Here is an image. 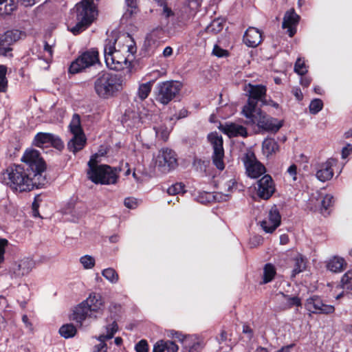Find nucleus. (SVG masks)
I'll return each mask as SVG.
<instances>
[{"label": "nucleus", "instance_id": "f257e3e1", "mask_svg": "<svg viewBox=\"0 0 352 352\" xmlns=\"http://www.w3.org/2000/svg\"><path fill=\"white\" fill-rule=\"evenodd\" d=\"M21 160L24 164L11 166L2 174V183L19 192L43 186L45 178L42 174L45 169V164L39 152L34 149L26 151Z\"/></svg>", "mask_w": 352, "mask_h": 352}, {"label": "nucleus", "instance_id": "9b49d317", "mask_svg": "<svg viewBox=\"0 0 352 352\" xmlns=\"http://www.w3.org/2000/svg\"><path fill=\"white\" fill-rule=\"evenodd\" d=\"M305 309L311 314H331L334 313L333 305L325 304L322 298L318 295H311L307 298L304 304Z\"/></svg>", "mask_w": 352, "mask_h": 352}, {"label": "nucleus", "instance_id": "473e14b6", "mask_svg": "<svg viewBox=\"0 0 352 352\" xmlns=\"http://www.w3.org/2000/svg\"><path fill=\"white\" fill-rule=\"evenodd\" d=\"M15 8V0H0V14H10Z\"/></svg>", "mask_w": 352, "mask_h": 352}, {"label": "nucleus", "instance_id": "c756f323", "mask_svg": "<svg viewBox=\"0 0 352 352\" xmlns=\"http://www.w3.org/2000/svg\"><path fill=\"white\" fill-rule=\"evenodd\" d=\"M278 148V145L274 139L266 138L263 142V152L266 156L275 153Z\"/></svg>", "mask_w": 352, "mask_h": 352}, {"label": "nucleus", "instance_id": "4be33fe9", "mask_svg": "<svg viewBox=\"0 0 352 352\" xmlns=\"http://www.w3.org/2000/svg\"><path fill=\"white\" fill-rule=\"evenodd\" d=\"M300 20V16L295 12L294 9L287 11L283 17L282 27L287 29L288 34L292 37L296 32V25Z\"/></svg>", "mask_w": 352, "mask_h": 352}, {"label": "nucleus", "instance_id": "79ce46f5", "mask_svg": "<svg viewBox=\"0 0 352 352\" xmlns=\"http://www.w3.org/2000/svg\"><path fill=\"white\" fill-rule=\"evenodd\" d=\"M294 72L300 76H303L307 72V68L305 63V60L298 58L294 65Z\"/></svg>", "mask_w": 352, "mask_h": 352}, {"label": "nucleus", "instance_id": "37998d69", "mask_svg": "<svg viewBox=\"0 0 352 352\" xmlns=\"http://www.w3.org/2000/svg\"><path fill=\"white\" fill-rule=\"evenodd\" d=\"M80 262L85 269H91L95 265V258L90 255H85L80 257Z\"/></svg>", "mask_w": 352, "mask_h": 352}, {"label": "nucleus", "instance_id": "dca6fc26", "mask_svg": "<svg viewBox=\"0 0 352 352\" xmlns=\"http://www.w3.org/2000/svg\"><path fill=\"white\" fill-rule=\"evenodd\" d=\"M338 164L337 160L329 158L325 162L319 163L316 166V178L322 182L332 179L334 175V167Z\"/></svg>", "mask_w": 352, "mask_h": 352}, {"label": "nucleus", "instance_id": "0eeeda50", "mask_svg": "<svg viewBox=\"0 0 352 352\" xmlns=\"http://www.w3.org/2000/svg\"><path fill=\"white\" fill-rule=\"evenodd\" d=\"M181 83L178 81H166L158 83L156 100L163 104H168L179 92Z\"/></svg>", "mask_w": 352, "mask_h": 352}, {"label": "nucleus", "instance_id": "a211bd4d", "mask_svg": "<svg viewBox=\"0 0 352 352\" xmlns=\"http://www.w3.org/2000/svg\"><path fill=\"white\" fill-rule=\"evenodd\" d=\"M281 216L276 206L269 211L268 217L261 221V226L267 233H272L280 224Z\"/></svg>", "mask_w": 352, "mask_h": 352}, {"label": "nucleus", "instance_id": "f8f14e48", "mask_svg": "<svg viewBox=\"0 0 352 352\" xmlns=\"http://www.w3.org/2000/svg\"><path fill=\"white\" fill-rule=\"evenodd\" d=\"M34 144L42 148L52 146L58 151H61L64 148L61 139L58 135L50 133H38L34 136Z\"/></svg>", "mask_w": 352, "mask_h": 352}, {"label": "nucleus", "instance_id": "5701e85b", "mask_svg": "<svg viewBox=\"0 0 352 352\" xmlns=\"http://www.w3.org/2000/svg\"><path fill=\"white\" fill-rule=\"evenodd\" d=\"M261 32L258 29L253 27H250L243 35V41L248 47H255L261 43Z\"/></svg>", "mask_w": 352, "mask_h": 352}, {"label": "nucleus", "instance_id": "ddd939ff", "mask_svg": "<svg viewBox=\"0 0 352 352\" xmlns=\"http://www.w3.org/2000/svg\"><path fill=\"white\" fill-rule=\"evenodd\" d=\"M155 164L164 168V170L169 171L175 168L177 165L175 153L168 148H162L155 158Z\"/></svg>", "mask_w": 352, "mask_h": 352}, {"label": "nucleus", "instance_id": "20e7f679", "mask_svg": "<svg viewBox=\"0 0 352 352\" xmlns=\"http://www.w3.org/2000/svg\"><path fill=\"white\" fill-rule=\"evenodd\" d=\"M75 17L73 23L68 25L69 30L77 35L88 28L98 16V9L94 0H82L72 10Z\"/></svg>", "mask_w": 352, "mask_h": 352}, {"label": "nucleus", "instance_id": "09e8293b", "mask_svg": "<svg viewBox=\"0 0 352 352\" xmlns=\"http://www.w3.org/2000/svg\"><path fill=\"white\" fill-rule=\"evenodd\" d=\"M333 197L331 195H326L321 201L322 210H327L333 204Z\"/></svg>", "mask_w": 352, "mask_h": 352}, {"label": "nucleus", "instance_id": "e2e57ef3", "mask_svg": "<svg viewBox=\"0 0 352 352\" xmlns=\"http://www.w3.org/2000/svg\"><path fill=\"white\" fill-rule=\"evenodd\" d=\"M263 105L272 106V107H274L275 109H279V107H280L279 104L276 102H275V101H274V100H272L271 99L267 100L265 98V100H263Z\"/></svg>", "mask_w": 352, "mask_h": 352}, {"label": "nucleus", "instance_id": "49530a36", "mask_svg": "<svg viewBox=\"0 0 352 352\" xmlns=\"http://www.w3.org/2000/svg\"><path fill=\"white\" fill-rule=\"evenodd\" d=\"M155 133L157 136H160L164 141L168 139L169 135V130L164 126H160L159 127H154Z\"/></svg>", "mask_w": 352, "mask_h": 352}, {"label": "nucleus", "instance_id": "13d9d810", "mask_svg": "<svg viewBox=\"0 0 352 352\" xmlns=\"http://www.w3.org/2000/svg\"><path fill=\"white\" fill-rule=\"evenodd\" d=\"M287 173L292 177L293 180H296L297 166L295 164L291 165L287 170Z\"/></svg>", "mask_w": 352, "mask_h": 352}, {"label": "nucleus", "instance_id": "7c9ffc66", "mask_svg": "<svg viewBox=\"0 0 352 352\" xmlns=\"http://www.w3.org/2000/svg\"><path fill=\"white\" fill-rule=\"evenodd\" d=\"M152 85V82H147L139 85L137 91V97L140 99V100L142 101L149 96L151 91Z\"/></svg>", "mask_w": 352, "mask_h": 352}, {"label": "nucleus", "instance_id": "4468645a", "mask_svg": "<svg viewBox=\"0 0 352 352\" xmlns=\"http://www.w3.org/2000/svg\"><path fill=\"white\" fill-rule=\"evenodd\" d=\"M243 162L248 175L252 178H257L265 173V166L256 160L252 152L245 154Z\"/></svg>", "mask_w": 352, "mask_h": 352}, {"label": "nucleus", "instance_id": "774afa93", "mask_svg": "<svg viewBox=\"0 0 352 352\" xmlns=\"http://www.w3.org/2000/svg\"><path fill=\"white\" fill-rule=\"evenodd\" d=\"M294 344H291L285 346H283L276 352H290L291 349L294 346Z\"/></svg>", "mask_w": 352, "mask_h": 352}, {"label": "nucleus", "instance_id": "2eb2a0df", "mask_svg": "<svg viewBox=\"0 0 352 352\" xmlns=\"http://www.w3.org/2000/svg\"><path fill=\"white\" fill-rule=\"evenodd\" d=\"M34 267L35 261L30 257H25L11 267L10 274L12 278H20L28 275Z\"/></svg>", "mask_w": 352, "mask_h": 352}, {"label": "nucleus", "instance_id": "4c0bfd02", "mask_svg": "<svg viewBox=\"0 0 352 352\" xmlns=\"http://www.w3.org/2000/svg\"><path fill=\"white\" fill-rule=\"evenodd\" d=\"M6 66L0 65V92H5L7 89L8 80L6 78Z\"/></svg>", "mask_w": 352, "mask_h": 352}, {"label": "nucleus", "instance_id": "a18cd8bd", "mask_svg": "<svg viewBox=\"0 0 352 352\" xmlns=\"http://www.w3.org/2000/svg\"><path fill=\"white\" fill-rule=\"evenodd\" d=\"M9 241L4 238H0V265L5 261L6 250L9 246Z\"/></svg>", "mask_w": 352, "mask_h": 352}, {"label": "nucleus", "instance_id": "6ab92c4d", "mask_svg": "<svg viewBox=\"0 0 352 352\" xmlns=\"http://www.w3.org/2000/svg\"><path fill=\"white\" fill-rule=\"evenodd\" d=\"M22 32L17 30L7 31L0 36V54L7 55L11 51L10 45L18 41Z\"/></svg>", "mask_w": 352, "mask_h": 352}, {"label": "nucleus", "instance_id": "0e129e2a", "mask_svg": "<svg viewBox=\"0 0 352 352\" xmlns=\"http://www.w3.org/2000/svg\"><path fill=\"white\" fill-rule=\"evenodd\" d=\"M22 5L25 7L32 6L36 4L38 0H19Z\"/></svg>", "mask_w": 352, "mask_h": 352}, {"label": "nucleus", "instance_id": "1a4fd4ad", "mask_svg": "<svg viewBox=\"0 0 352 352\" xmlns=\"http://www.w3.org/2000/svg\"><path fill=\"white\" fill-rule=\"evenodd\" d=\"M207 138L213 148L212 163L219 170H223L225 168V164L222 136L217 132H212L208 135Z\"/></svg>", "mask_w": 352, "mask_h": 352}, {"label": "nucleus", "instance_id": "6e6552de", "mask_svg": "<svg viewBox=\"0 0 352 352\" xmlns=\"http://www.w3.org/2000/svg\"><path fill=\"white\" fill-rule=\"evenodd\" d=\"M97 63H99L98 52L91 49L83 52L71 63L69 72L75 74Z\"/></svg>", "mask_w": 352, "mask_h": 352}, {"label": "nucleus", "instance_id": "412c9836", "mask_svg": "<svg viewBox=\"0 0 352 352\" xmlns=\"http://www.w3.org/2000/svg\"><path fill=\"white\" fill-rule=\"evenodd\" d=\"M118 324L116 321L106 326V333L100 334L97 340L100 342L98 344H96L93 349V352H107V345L105 342L107 340L111 339L114 334L118 331Z\"/></svg>", "mask_w": 352, "mask_h": 352}, {"label": "nucleus", "instance_id": "ea45409f", "mask_svg": "<svg viewBox=\"0 0 352 352\" xmlns=\"http://www.w3.org/2000/svg\"><path fill=\"white\" fill-rule=\"evenodd\" d=\"M184 188V185H183L182 183H176L170 186L167 189V192L170 195H175L180 193L184 194L186 192Z\"/></svg>", "mask_w": 352, "mask_h": 352}, {"label": "nucleus", "instance_id": "4d7b16f0", "mask_svg": "<svg viewBox=\"0 0 352 352\" xmlns=\"http://www.w3.org/2000/svg\"><path fill=\"white\" fill-rule=\"evenodd\" d=\"M352 152V145L347 144L342 150V157L346 159Z\"/></svg>", "mask_w": 352, "mask_h": 352}, {"label": "nucleus", "instance_id": "f3484780", "mask_svg": "<svg viewBox=\"0 0 352 352\" xmlns=\"http://www.w3.org/2000/svg\"><path fill=\"white\" fill-rule=\"evenodd\" d=\"M275 192V185L272 177L264 175L257 182V195L263 199H270Z\"/></svg>", "mask_w": 352, "mask_h": 352}, {"label": "nucleus", "instance_id": "864d4df0", "mask_svg": "<svg viewBox=\"0 0 352 352\" xmlns=\"http://www.w3.org/2000/svg\"><path fill=\"white\" fill-rule=\"evenodd\" d=\"M165 346V340H160L154 344L153 352H164L166 351Z\"/></svg>", "mask_w": 352, "mask_h": 352}, {"label": "nucleus", "instance_id": "58836bf2", "mask_svg": "<svg viewBox=\"0 0 352 352\" xmlns=\"http://www.w3.org/2000/svg\"><path fill=\"white\" fill-rule=\"evenodd\" d=\"M341 284L343 289L352 290V270L347 271L342 276Z\"/></svg>", "mask_w": 352, "mask_h": 352}, {"label": "nucleus", "instance_id": "8fccbe9b", "mask_svg": "<svg viewBox=\"0 0 352 352\" xmlns=\"http://www.w3.org/2000/svg\"><path fill=\"white\" fill-rule=\"evenodd\" d=\"M136 352H148V344L146 340H141L135 346Z\"/></svg>", "mask_w": 352, "mask_h": 352}, {"label": "nucleus", "instance_id": "69168bd1", "mask_svg": "<svg viewBox=\"0 0 352 352\" xmlns=\"http://www.w3.org/2000/svg\"><path fill=\"white\" fill-rule=\"evenodd\" d=\"M228 333L225 330L221 331L219 337L217 338L219 344L227 340Z\"/></svg>", "mask_w": 352, "mask_h": 352}, {"label": "nucleus", "instance_id": "393cba45", "mask_svg": "<svg viewBox=\"0 0 352 352\" xmlns=\"http://www.w3.org/2000/svg\"><path fill=\"white\" fill-rule=\"evenodd\" d=\"M223 132L230 137L247 135V131L245 127L235 123H226L223 126Z\"/></svg>", "mask_w": 352, "mask_h": 352}, {"label": "nucleus", "instance_id": "bb28decb", "mask_svg": "<svg viewBox=\"0 0 352 352\" xmlns=\"http://www.w3.org/2000/svg\"><path fill=\"white\" fill-rule=\"evenodd\" d=\"M346 265V263L343 258L339 256H333L328 261L327 267L329 271L332 272L340 273L344 270Z\"/></svg>", "mask_w": 352, "mask_h": 352}, {"label": "nucleus", "instance_id": "a878e982", "mask_svg": "<svg viewBox=\"0 0 352 352\" xmlns=\"http://www.w3.org/2000/svg\"><path fill=\"white\" fill-rule=\"evenodd\" d=\"M86 144V138L84 133L74 135V137L67 144L69 151L76 153L82 150Z\"/></svg>", "mask_w": 352, "mask_h": 352}, {"label": "nucleus", "instance_id": "aec40b11", "mask_svg": "<svg viewBox=\"0 0 352 352\" xmlns=\"http://www.w3.org/2000/svg\"><path fill=\"white\" fill-rule=\"evenodd\" d=\"M86 308L90 311V318H96L97 314H100L104 305L102 296L99 294H91L89 296L82 302Z\"/></svg>", "mask_w": 352, "mask_h": 352}, {"label": "nucleus", "instance_id": "39448f33", "mask_svg": "<svg viewBox=\"0 0 352 352\" xmlns=\"http://www.w3.org/2000/svg\"><path fill=\"white\" fill-rule=\"evenodd\" d=\"M123 84L124 79L121 75L100 72L94 78V88L99 98L109 99L122 91Z\"/></svg>", "mask_w": 352, "mask_h": 352}, {"label": "nucleus", "instance_id": "3c124183", "mask_svg": "<svg viewBox=\"0 0 352 352\" xmlns=\"http://www.w3.org/2000/svg\"><path fill=\"white\" fill-rule=\"evenodd\" d=\"M160 6L162 8L161 14L166 19H169L170 17L174 16L173 11L172 10V9L170 8H169L168 6L166 3H165L162 5H160Z\"/></svg>", "mask_w": 352, "mask_h": 352}, {"label": "nucleus", "instance_id": "6e6d98bb", "mask_svg": "<svg viewBox=\"0 0 352 352\" xmlns=\"http://www.w3.org/2000/svg\"><path fill=\"white\" fill-rule=\"evenodd\" d=\"M137 205L138 201L135 198L128 197L124 199V206L128 208L133 209Z\"/></svg>", "mask_w": 352, "mask_h": 352}, {"label": "nucleus", "instance_id": "de8ad7c7", "mask_svg": "<svg viewBox=\"0 0 352 352\" xmlns=\"http://www.w3.org/2000/svg\"><path fill=\"white\" fill-rule=\"evenodd\" d=\"M163 34V30L161 28L154 29L151 33L146 36V40L151 43L157 41V36Z\"/></svg>", "mask_w": 352, "mask_h": 352}, {"label": "nucleus", "instance_id": "b1692460", "mask_svg": "<svg viewBox=\"0 0 352 352\" xmlns=\"http://www.w3.org/2000/svg\"><path fill=\"white\" fill-rule=\"evenodd\" d=\"M124 9L122 21H126L139 12L138 0H124Z\"/></svg>", "mask_w": 352, "mask_h": 352}, {"label": "nucleus", "instance_id": "a19ab883", "mask_svg": "<svg viewBox=\"0 0 352 352\" xmlns=\"http://www.w3.org/2000/svg\"><path fill=\"white\" fill-rule=\"evenodd\" d=\"M323 107V102L320 99L316 98L311 101L309 104V111L312 114L318 113L320 110H322Z\"/></svg>", "mask_w": 352, "mask_h": 352}, {"label": "nucleus", "instance_id": "052dcab7", "mask_svg": "<svg viewBox=\"0 0 352 352\" xmlns=\"http://www.w3.org/2000/svg\"><path fill=\"white\" fill-rule=\"evenodd\" d=\"M292 92L298 100L300 101L302 100L303 95L300 88L294 87L292 89Z\"/></svg>", "mask_w": 352, "mask_h": 352}, {"label": "nucleus", "instance_id": "9d476101", "mask_svg": "<svg viewBox=\"0 0 352 352\" xmlns=\"http://www.w3.org/2000/svg\"><path fill=\"white\" fill-rule=\"evenodd\" d=\"M167 336L182 342L184 347L188 352H201L205 345L204 339L197 335H190L184 337L180 333L174 330H170Z\"/></svg>", "mask_w": 352, "mask_h": 352}, {"label": "nucleus", "instance_id": "5fc2aeb1", "mask_svg": "<svg viewBox=\"0 0 352 352\" xmlns=\"http://www.w3.org/2000/svg\"><path fill=\"white\" fill-rule=\"evenodd\" d=\"M166 351L167 352H177L179 347L173 341L166 340Z\"/></svg>", "mask_w": 352, "mask_h": 352}, {"label": "nucleus", "instance_id": "603ef678", "mask_svg": "<svg viewBox=\"0 0 352 352\" xmlns=\"http://www.w3.org/2000/svg\"><path fill=\"white\" fill-rule=\"evenodd\" d=\"M212 54L217 57L221 58L227 56L228 52L227 50L221 48L217 45H215L212 50Z\"/></svg>", "mask_w": 352, "mask_h": 352}, {"label": "nucleus", "instance_id": "f704fd0d", "mask_svg": "<svg viewBox=\"0 0 352 352\" xmlns=\"http://www.w3.org/2000/svg\"><path fill=\"white\" fill-rule=\"evenodd\" d=\"M276 274L274 266L271 263H267L263 268V283H267L271 282Z\"/></svg>", "mask_w": 352, "mask_h": 352}, {"label": "nucleus", "instance_id": "c03bdc74", "mask_svg": "<svg viewBox=\"0 0 352 352\" xmlns=\"http://www.w3.org/2000/svg\"><path fill=\"white\" fill-rule=\"evenodd\" d=\"M286 307L291 308L294 306L300 307L302 305L301 300L298 296H285Z\"/></svg>", "mask_w": 352, "mask_h": 352}, {"label": "nucleus", "instance_id": "7ed1b4c3", "mask_svg": "<svg viewBox=\"0 0 352 352\" xmlns=\"http://www.w3.org/2000/svg\"><path fill=\"white\" fill-rule=\"evenodd\" d=\"M129 34L118 35L112 32L104 41V55L107 66L112 70L120 71L131 65L128 58L122 52L133 53V47L122 44L126 40H131Z\"/></svg>", "mask_w": 352, "mask_h": 352}, {"label": "nucleus", "instance_id": "e433bc0d", "mask_svg": "<svg viewBox=\"0 0 352 352\" xmlns=\"http://www.w3.org/2000/svg\"><path fill=\"white\" fill-rule=\"evenodd\" d=\"M223 28V24L222 21L217 19L213 20L207 27H206V32L208 33H213L217 34L221 31V30Z\"/></svg>", "mask_w": 352, "mask_h": 352}, {"label": "nucleus", "instance_id": "cd10ccee", "mask_svg": "<svg viewBox=\"0 0 352 352\" xmlns=\"http://www.w3.org/2000/svg\"><path fill=\"white\" fill-rule=\"evenodd\" d=\"M90 311L86 308L82 302L75 307L72 319L77 322L82 323L87 317L90 318Z\"/></svg>", "mask_w": 352, "mask_h": 352}, {"label": "nucleus", "instance_id": "680f3d73", "mask_svg": "<svg viewBox=\"0 0 352 352\" xmlns=\"http://www.w3.org/2000/svg\"><path fill=\"white\" fill-rule=\"evenodd\" d=\"M44 51L48 54L47 57L45 58L46 59H49L52 57V54H53L52 46L49 45L47 42H45V43H44Z\"/></svg>", "mask_w": 352, "mask_h": 352}, {"label": "nucleus", "instance_id": "c9c22d12", "mask_svg": "<svg viewBox=\"0 0 352 352\" xmlns=\"http://www.w3.org/2000/svg\"><path fill=\"white\" fill-rule=\"evenodd\" d=\"M102 275L111 283H116L119 279L118 273L111 267L103 270Z\"/></svg>", "mask_w": 352, "mask_h": 352}, {"label": "nucleus", "instance_id": "bf43d9fd", "mask_svg": "<svg viewBox=\"0 0 352 352\" xmlns=\"http://www.w3.org/2000/svg\"><path fill=\"white\" fill-rule=\"evenodd\" d=\"M243 333L247 336V338L250 340L252 338L254 335L252 329L247 324L243 326Z\"/></svg>", "mask_w": 352, "mask_h": 352}, {"label": "nucleus", "instance_id": "338daca9", "mask_svg": "<svg viewBox=\"0 0 352 352\" xmlns=\"http://www.w3.org/2000/svg\"><path fill=\"white\" fill-rule=\"evenodd\" d=\"M262 241L260 236H254L250 239V246L251 248L255 247L256 245L259 244Z\"/></svg>", "mask_w": 352, "mask_h": 352}, {"label": "nucleus", "instance_id": "c85d7f7f", "mask_svg": "<svg viewBox=\"0 0 352 352\" xmlns=\"http://www.w3.org/2000/svg\"><path fill=\"white\" fill-rule=\"evenodd\" d=\"M294 265L292 276L294 277L299 273L303 272L306 268V258L301 254H298L294 259Z\"/></svg>", "mask_w": 352, "mask_h": 352}, {"label": "nucleus", "instance_id": "2f4dec72", "mask_svg": "<svg viewBox=\"0 0 352 352\" xmlns=\"http://www.w3.org/2000/svg\"><path fill=\"white\" fill-rule=\"evenodd\" d=\"M69 127L73 135L84 133L80 125V117L77 113L74 114Z\"/></svg>", "mask_w": 352, "mask_h": 352}, {"label": "nucleus", "instance_id": "f03ea898", "mask_svg": "<svg viewBox=\"0 0 352 352\" xmlns=\"http://www.w3.org/2000/svg\"><path fill=\"white\" fill-rule=\"evenodd\" d=\"M248 96L247 104L242 109V114L246 118L245 123L248 125H256L259 129L268 131H278L282 123L272 118L258 107V102L265 99L267 88L263 85L249 83L245 87Z\"/></svg>", "mask_w": 352, "mask_h": 352}, {"label": "nucleus", "instance_id": "72a5a7b5", "mask_svg": "<svg viewBox=\"0 0 352 352\" xmlns=\"http://www.w3.org/2000/svg\"><path fill=\"white\" fill-rule=\"evenodd\" d=\"M76 332V328L72 324H63L59 329V333L62 337L66 339L74 337Z\"/></svg>", "mask_w": 352, "mask_h": 352}, {"label": "nucleus", "instance_id": "423d86ee", "mask_svg": "<svg viewBox=\"0 0 352 352\" xmlns=\"http://www.w3.org/2000/svg\"><path fill=\"white\" fill-rule=\"evenodd\" d=\"M97 153L91 156L88 162L89 178L96 184L111 185L117 183L120 168L111 167L107 164L98 165Z\"/></svg>", "mask_w": 352, "mask_h": 352}]
</instances>
